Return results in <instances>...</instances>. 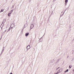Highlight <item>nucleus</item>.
I'll use <instances>...</instances> for the list:
<instances>
[{
	"instance_id": "obj_34",
	"label": "nucleus",
	"mask_w": 74,
	"mask_h": 74,
	"mask_svg": "<svg viewBox=\"0 0 74 74\" xmlns=\"http://www.w3.org/2000/svg\"><path fill=\"white\" fill-rule=\"evenodd\" d=\"M52 15V14H51L50 15Z\"/></svg>"
},
{
	"instance_id": "obj_17",
	"label": "nucleus",
	"mask_w": 74,
	"mask_h": 74,
	"mask_svg": "<svg viewBox=\"0 0 74 74\" xmlns=\"http://www.w3.org/2000/svg\"><path fill=\"white\" fill-rule=\"evenodd\" d=\"M4 11V10H3L1 9V12H3Z\"/></svg>"
},
{
	"instance_id": "obj_8",
	"label": "nucleus",
	"mask_w": 74,
	"mask_h": 74,
	"mask_svg": "<svg viewBox=\"0 0 74 74\" xmlns=\"http://www.w3.org/2000/svg\"><path fill=\"white\" fill-rule=\"evenodd\" d=\"M66 9L64 11V13H63V14L62 15H60V17H61V16H62V15H63L64 14V12H65V11H66Z\"/></svg>"
},
{
	"instance_id": "obj_7",
	"label": "nucleus",
	"mask_w": 74,
	"mask_h": 74,
	"mask_svg": "<svg viewBox=\"0 0 74 74\" xmlns=\"http://www.w3.org/2000/svg\"><path fill=\"white\" fill-rule=\"evenodd\" d=\"M3 25L2 24H1V25H0V27L1 28V29H2V28H3Z\"/></svg>"
},
{
	"instance_id": "obj_27",
	"label": "nucleus",
	"mask_w": 74,
	"mask_h": 74,
	"mask_svg": "<svg viewBox=\"0 0 74 74\" xmlns=\"http://www.w3.org/2000/svg\"><path fill=\"white\" fill-rule=\"evenodd\" d=\"M27 25V24H25V25Z\"/></svg>"
},
{
	"instance_id": "obj_22",
	"label": "nucleus",
	"mask_w": 74,
	"mask_h": 74,
	"mask_svg": "<svg viewBox=\"0 0 74 74\" xmlns=\"http://www.w3.org/2000/svg\"><path fill=\"white\" fill-rule=\"evenodd\" d=\"M23 32V30H21V33H22Z\"/></svg>"
},
{
	"instance_id": "obj_31",
	"label": "nucleus",
	"mask_w": 74,
	"mask_h": 74,
	"mask_svg": "<svg viewBox=\"0 0 74 74\" xmlns=\"http://www.w3.org/2000/svg\"><path fill=\"white\" fill-rule=\"evenodd\" d=\"M13 27H11V29H12Z\"/></svg>"
},
{
	"instance_id": "obj_28",
	"label": "nucleus",
	"mask_w": 74,
	"mask_h": 74,
	"mask_svg": "<svg viewBox=\"0 0 74 74\" xmlns=\"http://www.w3.org/2000/svg\"><path fill=\"white\" fill-rule=\"evenodd\" d=\"M58 60V61H59V59Z\"/></svg>"
},
{
	"instance_id": "obj_3",
	"label": "nucleus",
	"mask_w": 74,
	"mask_h": 74,
	"mask_svg": "<svg viewBox=\"0 0 74 74\" xmlns=\"http://www.w3.org/2000/svg\"><path fill=\"white\" fill-rule=\"evenodd\" d=\"M34 27V25L33 24H32L31 26V29H30V30L32 29H33Z\"/></svg>"
},
{
	"instance_id": "obj_12",
	"label": "nucleus",
	"mask_w": 74,
	"mask_h": 74,
	"mask_svg": "<svg viewBox=\"0 0 74 74\" xmlns=\"http://www.w3.org/2000/svg\"><path fill=\"white\" fill-rule=\"evenodd\" d=\"M67 2H68V0H65V3H67Z\"/></svg>"
},
{
	"instance_id": "obj_9",
	"label": "nucleus",
	"mask_w": 74,
	"mask_h": 74,
	"mask_svg": "<svg viewBox=\"0 0 74 74\" xmlns=\"http://www.w3.org/2000/svg\"><path fill=\"white\" fill-rule=\"evenodd\" d=\"M6 21V19H4L3 21V23H5Z\"/></svg>"
},
{
	"instance_id": "obj_13",
	"label": "nucleus",
	"mask_w": 74,
	"mask_h": 74,
	"mask_svg": "<svg viewBox=\"0 0 74 74\" xmlns=\"http://www.w3.org/2000/svg\"><path fill=\"white\" fill-rule=\"evenodd\" d=\"M68 71H69V70L67 69L66 70L64 71V72L66 73V72H68Z\"/></svg>"
},
{
	"instance_id": "obj_19",
	"label": "nucleus",
	"mask_w": 74,
	"mask_h": 74,
	"mask_svg": "<svg viewBox=\"0 0 74 74\" xmlns=\"http://www.w3.org/2000/svg\"><path fill=\"white\" fill-rule=\"evenodd\" d=\"M67 3H65V5H67Z\"/></svg>"
},
{
	"instance_id": "obj_14",
	"label": "nucleus",
	"mask_w": 74,
	"mask_h": 74,
	"mask_svg": "<svg viewBox=\"0 0 74 74\" xmlns=\"http://www.w3.org/2000/svg\"><path fill=\"white\" fill-rule=\"evenodd\" d=\"M72 54H74V51L73 50L72 51Z\"/></svg>"
},
{
	"instance_id": "obj_10",
	"label": "nucleus",
	"mask_w": 74,
	"mask_h": 74,
	"mask_svg": "<svg viewBox=\"0 0 74 74\" xmlns=\"http://www.w3.org/2000/svg\"><path fill=\"white\" fill-rule=\"evenodd\" d=\"M13 11H14V10H11V11H10V13L11 14H12V12H13Z\"/></svg>"
},
{
	"instance_id": "obj_32",
	"label": "nucleus",
	"mask_w": 74,
	"mask_h": 74,
	"mask_svg": "<svg viewBox=\"0 0 74 74\" xmlns=\"http://www.w3.org/2000/svg\"><path fill=\"white\" fill-rule=\"evenodd\" d=\"M22 30H23V29Z\"/></svg>"
},
{
	"instance_id": "obj_35",
	"label": "nucleus",
	"mask_w": 74,
	"mask_h": 74,
	"mask_svg": "<svg viewBox=\"0 0 74 74\" xmlns=\"http://www.w3.org/2000/svg\"><path fill=\"white\" fill-rule=\"evenodd\" d=\"M1 12L0 11V12Z\"/></svg>"
},
{
	"instance_id": "obj_23",
	"label": "nucleus",
	"mask_w": 74,
	"mask_h": 74,
	"mask_svg": "<svg viewBox=\"0 0 74 74\" xmlns=\"http://www.w3.org/2000/svg\"><path fill=\"white\" fill-rule=\"evenodd\" d=\"M58 70V68H57L56 70Z\"/></svg>"
},
{
	"instance_id": "obj_24",
	"label": "nucleus",
	"mask_w": 74,
	"mask_h": 74,
	"mask_svg": "<svg viewBox=\"0 0 74 74\" xmlns=\"http://www.w3.org/2000/svg\"><path fill=\"white\" fill-rule=\"evenodd\" d=\"M9 8H9H8V9H7V11H8V9Z\"/></svg>"
},
{
	"instance_id": "obj_18",
	"label": "nucleus",
	"mask_w": 74,
	"mask_h": 74,
	"mask_svg": "<svg viewBox=\"0 0 74 74\" xmlns=\"http://www.w3.org/2000/svg\"><path fill=\"white\" fill-rule=\"evenodd\" d=\"M69 67L70 69H71V66H70V65H69Z\"/></svg>"
},
{
	"instance_id": "obj_15",
	"label": "nucleus",
	"mask_w": 74,
	"mask_h": 74,
	"mask_svg": "<svg viewBox=\"0 0 74 74\" xmlns=\"http://www.w3.org/2000/svg\"><path fill=\"white\" fill-rule=\"evenodd\" d=\"M14 5H13L12 6V7L11 8H14Z\"/></svg>"
},
{
	"instance_id": "obj_21",
	"label": "nucleus",
	"mask_w": 74,
	"mask_h": 74,
	"mask_svg": "<svg viewBox=\"0 0 74 74\" xmlns=\"http://www.w3.org/2000/svg\"><path fill=\"white\" fill-rule=\"evenodd\" d=\"M2 24H3V25H4L3 24H4V22H3V21L2 22Z\"/></svg>"
},
{
	"instance_id": "obj_6",
	"label": "nucleus",
	"mask_w": 74,
	"mask_h": 74,
	"mask_svg": "<svg viewBox=\"0 0 74 74\" xmlns=\"http://www.w3.org/2000/svg\"><path fill=\"white\" fill-rule=\"evenodd\" d=\"M12 26H13V27H15V24H12L10 26V27H11Z\"/></svg>"
},
{
	"instance_id": "obj_20",
	"label": "nucleus",
	"mask_w": 74,
	"mask_h": 74,
	"mask_svg": "<svg viewBox=\"0 0 74 74\" xmlns=\"http://www.w3.org/2000/svg\"><path fill=\"white\" fill-rule=\"evenodd\" d=\"M60 70H61V71H62V68H61V69H60Z\"/></svg>"
},
{
	"instance_id": "obj_33",
	"label": "nucleus",
	"mask_w": 74,
	"mask_h": 74,
	"mask_svg": "<svg viewBox=\"0 0 74 74\" xmlns=\"http://www.w3.org/2000/svg\"><path fill=\"white\" fill-rule=\"evenodd\" d=\"M44 35H45V34H44V35L43 36H44Z\"/></svg>"
},
{
	"instance_id": "obj_29",
	"label": "nucleus",
	"mask_w": 74,
	"mask_h": 74,
	"mask_svg": "<svg viewBox=\"0 0 74 74\" xmlns=\"http://www.w3.org/2000/svg\"><path fill=\"white\" fill-rule=\"evenodd\" d=\"M6 32V30H5V31L4 32Z\"/></svg>"
},
{
	"instance_id": "obj_2",
	"label": "nucleus",
	"mask_w": 74,
	"mask_h": 74,
	"mask_svg": "<svg viewBox=\"0 0 74 74\" xmlns=\"http://www.w3.org/2000/svg\"><path fill=\"white\" fill-rule=\"evenodd\" d=\"M42 37H41L39 40V42H42Z\"/></svg>"
},
{
	"instance_id": "obj_4",
	"label": "nucleus",
	"mask_w": 74,
	"mask_h": 74,
	"mask_svg": "<svg viewBox=\"0 0 74 74\" xmlns=\"http://www.w3.org/2000/svg\"><path fill=\"white\" fill-rule=\"evenodd\" d=\"M4 48H5V47H3V49H2V51L1 52V53L0 54V55H1L2 53H3V52L4 51Z\"/></svg>"
},
{
	"instance_id": "obj_16",
	"label": "nucleus",
	"mask_w": 74,
	"mask_h": 74,
	"mask_svg": "<svg viewBox=\"0 0 74 74\" xmlns=\"http://www.w3.org/2000/svg\"><path fill=\"white\" fill-rule=\"evenodd\" d=\"M10 30H11V29L10 28H9L8 30V31L7 32H8V31H10Z\"/></svg>"
},
{
	"instance_id": "obj_26",
	"label": "nucleus",
	"mask_w": 74,
	"mask_h": 74,
	"mask_svg": "<svg viewBox=\"0 0 74 74\" xmlns=\"http://www.w3.org/2000/svg\"><path fill=\"white\" fill-rule=\"evenodd\" d=\"M59 68H60V67H59L58 68V69H59Z\"/></svg>"
},
{
	"instance_id": "obj_25",
	"label": "nucleus",
	"mask_w": 74,
	"mask_h": 74,
	"mask_svg": "<svg viewBox=\"0 0 74 74\" xmlns=\"http://www.w3.org/2000/svg\"><path fill=\"white\" fill-rule=\"evenodd\" d=\"M2 37V36H1V37L0 40H1V37Z\"/></svg>"
},
{
	"instance_id": "obj_1",
	"label": "nucleus",
	"mask_w": 74,
	"mask_h": 74,
	"mask_svg": "<svg viewBox=\"0 0 74 74\" xmlns=\"http://www.w3.org/2000/svg\"><path fill=\"white\" fill-rule=\"evenodd\" d=\"M26 48L27 49V50L26 51H28V49H29L30 48V45H28L26 47Z\"/></svg>"
},
{
	"instance_id": "obj_5",
	"label": "nucleus",
	"mask_w": 74,
	"mask_h": 74,
	"mask_svg": "<svg viewBox=\"0 0 74 74\" xmlns=\"http://www.w3.org/2000/svg\"><path fill=\"white\" fill-rule=\"evenodd\" d=\"M29 32H27V33H26L25 34V36L26 37H27V36H28V35H29Z\"/></svg>"
},
{
	"instance_id": "obj_11",
	"label": "nucleus",
	"mask_w": 74,
	"mask_h": 74,
	"mask_svg": "<svg viewBox=\"0 0 74 74\" xmlns=\"http://www.w3.org/2000/svg\"><path fill=\"white\" fill-rule=\"evenodd\" d=\"M11 14L9 13H8V16H11Z\"/></svg>"
},
{
	"instance_id": "obj_30",
	"label": "nucleus",
	"mask_w": 74,
	"mask_h": 74,
	"mask_svg": "<svg viewBox=\"0 0 74 74\" xmlns=\"http://www.w3.org/2000/svg\"><path fill=\"white\" fill-rule=\"evenodd\" d=\"M29 1H30L31 0H29Z\"/></svg>"
},
{
	"instance_id": "obj_36",
	"label": "nucleus",
	"mask_w": 74,
	"mask_h": 74,
	"mask_svg": "<svg viewBox=\"0 0 74 74\" xmlns=\"http://www.w3.org/2000/svg\"><path fill=\"white\" fill-rule=\"evenodd\" d=\"M67 58H69V57H67Z\"/></svg>"
}]
</instances>
